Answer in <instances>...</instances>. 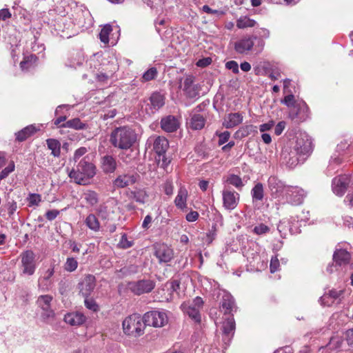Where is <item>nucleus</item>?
<instances>
[{
    "label": "nucleus",
    "instance_id": "obj_41",
    "mask_svg": "<svg viewBox=\"0 0 353 353\" xmlns=\"http://www.w3.org/2000/svg\"><path fill=\"white\" fill-rule=\"evenodd\" d=\"M112 28L110 25H105L103 26V28L101 29L100 33H99V38L101 42L104 43H108L109 42V35L110 32H112Z\"/></svg>",
    "mask_w": 353,
    "mask_h": 353
},
{
    "label": "nucleus",
    "instance_id": "obj_28",
    "mask_svg": "<svg viewBox=\"0 0 353 353\" xmlns=\"http://www.w3.org/2000/svg\"><path fill=\"white\" fill-rule=\"evenodd\" d=\"M350 254L345 250L339 249L334 252V261L339 265L347 264L350 262Z\"/></svg>",
    "mask_w": 353,
    "mask_h": 353
},
{
    "label": "nucleus",
    "instance_id": "obj_32",
    "mask_svg": "<svg viewBox=\"0 0 353 353\" xmlns=\"http://www.w3.org/2000/svg\"><path fill=\"white\" fill-rule=\"evenodd\" d=\"M117 168L115 159L110 155H106L102 159V168L106 173H112Z\"/></svg>",
    "mask_w": 353,
    "mask_h": 353
},
{
    "label": "nucleus",
    "instance_id": "obj_50",
    "mask_svg": "<svg viewBox=\"0 0 353 353\" xmlns=\"http://www.w3.org/2000/svg\"><path fill=\"white\" fill-rule=\"evenodd\" d=\"M27 200L29 203V206L38 205L41 201V196L39 194H30Z\"/></svg>",
    "mask_w": 353,
    "mask_h": 353
},
{
    "label": "nucleus",
    "instance_id": "obj_26",
    "mask_svg": "<svg viewBox=\"0 0 353 353\" xmlns=\"http://www.w3.org/2000/svg\"><path fill=\"white\" fill-rule=\"evenodd\" d=\"M137 178L134 175L123 174L120 175L114 181V185L119 188H123L132 185L136 182Z\"/></svg>",
    "mask_w": 353,
    "mask_h": 353
},
{
    "label": "nucleus",
    "instance_id": "obj_17",
    "mask_svg": "<svg viewBox=\"0 0 353 353\" xmlns=\"http://www.w3.org/2000/svg\"><path fill=\"white\" fill-rule=\"evenodd\" d=\"M79 285L80 293L82 296H89L96 286L95 276L92 274H87Z\"/></svg>",
    "mask_w": 353,
    "mask_h": 353
},
{
    "label": "nucleus",
    "instance_id": "obj_53",
    "mask_svg": "<svg viewBox=\"0 0 353 353\" xmlns=\"http://www.w3.org/2000/svg\"><path fill=\"white\" fill-rule=\"evenodd\" d=\"M282 102L289 108H296L294 96L292 94L285 96Z\"/></svg>",
    "mask_w": 353,
    "mask_h": 353
},
{
    "label": "nucleus",
    "instance_id": "obj_63",
    "mask_svg": "<svg viewBox=\"0 0 353 353\" xmlns=\"http://www.w3.org/2000/svg\"><path fill=\"white\" fill-rule=\"evenodd\" d=\"M199 216L196 211H191L186 214L185 219L189 222H194L198 219Z\"/></svg>",
    "mask_w": 353,
    "mask_h": 353
},
{
    "label": "nucleus",
    "instance_id": "obj_20",
    "mask_svg": "<svg viewBox=\"0 0 353 353\" xmlns=\"http://www.w3.org/2000/svg\"><path fill=\"white\" fill-rule=\"evenodd\" d=\"M161 127L165 132H173L179 128V122L174 116L168 115L162 118Z\"/></svg>",
    "mask_w": 353,
    "mask_h": 353
},
{
    "label": "nucleus",
    "instance_id": "obj_43",
    "mask_svg": "<svg viewBox=\"0 0 353 353\" xmlns=\"http://www.w3.org/2000/svg\"><path fill=\"white\" fill-rule=\"evenodd\" d=\"M78 267L77 261L73 257H68L64 263V270L67 272H72L77 270Z\"/></svg>",
    "mask_w": 353,
    "mask_h": 353
},
{
    "label": "nucleus",
    "instance_id": "obj_7",
    "mask_svg": "<svg viewBox=\"0 0 353 353\" xmlns=\"http://www.w3.org/2000/svg\"><path fill=\"white\" fill-rule=\"evenodd\" d=\"M21 270L23 275L32 276L37 269L35 254L32 250H26L20 254Z\"/></svg>",
    "mask_w": 353,
    "mask_h": 353
},
{
    "label": "nucleus",
    "instance_id": "obj_51",
    "mask_svg": "<svg viewBox=\"0 0 353 353\" xmlns=\"http://www.w3.org/2000/svg\"><path fill=\"white\" fill-rule=\"evenodd\" d=\"M269 231H270V228L263 223H261L258 225H256L253 229V232L255 234H259V235L265 234V233L268 232Z\"/></svg>",
    "mask_w": 353,
    "mask_h": 353
},
{
    "label": "nucleus",
    "instance_id": "obj_23",
    "mask_svg": "<svg viewBox=\"0 0 353 353\" xmlns=\"http://www.w3.org/2000/svg\"><path fill=\"white\" fill-rule=\"evenodd\" d=\"M85 316L80 312L68 313L64 316V321L72 326H79L85 321Z\"/></svg>",
    "mask_w": 353,
    "mask_h": 353
},
{
    "label": "nucleus",
    "instance_id": "obj_64",
    "mask_svg": "<svg viewBox=\"0 0 353 353\" xmlns=\"http://www.w3.org/2000/svg\"><path fill=\"white\" fill-rule=\"evenodd\" d=\"M345 339L348 345L353 346V328L349 329L346 331Z\"/></svg>",
    "mask_w": 353,
    "mask_h": 353
},
{
    "label": "nucleus",
    "instance_id": "obj_6",
    "mask_svg": "<svg viewBox=\"0 0 353 353\" xmlns=\"http://www.w3.org/2000/svg\"><path fill=\"white\" fill-rule=\"evenodd\" d=\"M54 268V263H52L47 268L42 270L37 281L39 290L43 292L51 290L54 285L52 276L55 272Z\"/></svg>",
    "mask_w": 353,
    "mask_h": 353
},
{
    "label": "nucleus",
    "instance_id": "obj_37",
    "mask_svg": "<svg viewBox=\"0 0 353 353\" xmlns=\"http://www.w3.org/2000/svg\"><path fill=\"white\" fill-rule=\"evenodd\" d=\"M256 22L249 17L244 16L241 17L236 21V27L239 29H244L247 28H252L256 25Z\"/></svg>",
    "mask_w": 353,
    "mask_h": 353
},
{
    "label": "nucleus",
    "instance_id": "obj_16",
    "mask_svg": "<svg viewBox=\"0 0 353 353\" xmlns=\"http://www.w3.org/2000/svg\"><path fill=\"white\" fill-rule=\"evenodd\" d=\"M294 150L297 152V154L304 159V156L308 155L312 150V142L310 139L299 137L297 138L293 148Z\"/></svg>",
    "mask_w": 353,
    "mask_h": 353
},
{
    "label": "nucleus",
    "instance_id": "obj_13",
    "mask_svg": "<svg viewBox=\"0 0 353 353\" xmlns=\"http://www.w3.org/2000/svg\"><path fill=\"white\" fill-rule=\"evenodd\" d=\"M257 39V36L246 35L241 38L234 43V50L239 54H246L250 51L254 45V41Z\"/></svg>",
    "mask_w": 353,
    "mask_h": 353
},
{
    "label": "nucleus",
    "instance_id": "obj_25",
    "mask_svg": "<svg viewBox=\"0 0 353 353\" xmlns=\"http://www.w3.org/2000/svg\"><path fill=\"white\" fill-rule=\"evenodd\" d=\"M168 147V141L163 137H157L154 140L153 150L159 157H161V155L165 154Z\"/></svg>",
    "mask_w": 353,
    "mask_h": 353
},
{
    "label": "nucleus",
    "instance_id": "obj_60",
    "mask_svg": "<svg viewBox=\"0 0 353 353\" xmlns=\"http://www.w3.org/2000/svg\"><path fill=\"white\" fill-rule=\"evenodd\" d=\"M59 212L57 210H48L46 213V218L49 221H53L59 214Z\"/></svg>",
    "mask_w": 353,
    "mask_h": 353
},
{
    "label": "nucleus",
    "instance_id": "obj_8",
    "mask_svg": "<svg viewBox=\"0 0 353 353\" xmlns=\"http://www.w3.org/2000/svg\"><path fill=\"white\" fill-rule=\"evenodd\" d=\"M143 317L145 326L162 327L168 323V315L163 311H150L146 312Z\"/></svg>",
    "mask_w": 353,
    "mask_h": 353
},
{
    "label": "nucleus",
    "instance_id": "obj_4",
    "mask_svg": "<svg viewBox=\"0 0 353 353\" xmlns=\"http://www.w3.org/2000/svg\"><path fill=\"white\" fill-rule=\"evenodd\" d=\"M53 296L50 294H43L37 297L36 304L41 310V317L43 321L54 319L55 312L52 308Z\"/></svg>",
    "mask_w": 353,
    "mask_h": 353
},
{
    "label": "nucleus",
    "instance_id": "obj_11",
    "mask_svg": "<svg viewBox=\"0 0 353 353\" xmlns=\"http://www.w3.org/2000/svg\"><path fill=\"white\" fill-rule=\"evenodd\" d=\"M268 188L271 194L275 198L281 196L285 194L290 185H286L283 181L275 176H271L268 180Z\"/></svg>",
    "mask_w": 353,
    "mask_h": 353
},
{
    "label": "nucleus",
    "instance_id": "obj_62",
    "mask_svg": "<svg viewBox=\"0 0 353 353\" xmlns=\"http://www.w3.org/2000/svg\"><path fill=\"white\" fill-rule=\"evenodd\" d=\"M279 266V261L276 257L272 258L270 261V269L272 273H274L278 270Z\"/></svg>",
    "mask_w": 353,
    "mask_h": 353
},
{
    "label": "nucleus",
    "instance_id": "obj_45",
    "mask_svg": "<svg viewBox=\"0 0 353 353\" xmlns=\"http://www.w3.org/2000/svg\"><path fill=\"white\" fill-rule=\"evenodd\" d=\"M227 182L238 189H240L243 186L241 178L235 174L230 175L227 179Z\"/></svg>",
    "mask_w": 353,
    "mask_h": 353
},
{
    "label": "nucleus",
    "instance_id": "obj_39",
    "mask_svg": "<svg viewBox=\"0 0 353 353\" xmlns=\"http://www.w3.org/2000/svg\"><path fill=\"white\" fill-rule=\"evenodd\" d=\"M61 127L82 130L85 128V124L82 123L79 118H74L63 123Z\"/></svg>",
    "mask_w": 353,
    "mask_h": 353
},
{
    "label": "nucleus",
    "instance_id": "obj_57",
    "mask_svg": "<svg viewBox=\"0 0 353 353\" xmlns=\"http://www.w3.org/2000/svg\"><path fill=\"white\" fill-rule=\"evenodd\" d=\"M164 192L166 195L170 196L173 194L174 186L172 183L170 181H167L163 185Z\"/></svg>",
    "mask_w": 353,
    "mask_h": 353
},
{
    "label": "nucleus",
    "instance_id": "obj_47",
    "mask_svg": "<svg viewBox=\"0 0 353 353\" xmlns=\"http://www.w3.org/2000/svg\"><path fill=\"white\" fill-rule=\"evenodd\" d=\"M85 298L84 303L85 307L93 312H97L99 310V305L97 304L96 301L89 296H83Z\"/></svg>",
    "mask_w": 353,
    "mask_h": 353
},
{
    "label": "nucleus",
    "instance_id": "obj_34",
    "mask_svg": "<svg viewBox=\"0 0 353 353\" xmlns=\"http://www.w3.org/2000/svg\"><path fill=\"white\" fill-rule=\"evenodd\" d=\"M47 145L49 150H51V154L56 157L60 156L61 154V143L54 139H48L46 140Z\"/></svg>",
    "mask_w": 353,
    "mask_h": 353
},
{
    "label": "nucleus",
    "instance_id": "obj_36",
    "mask_svg": "<svg viewBox=\"0 0 353 353\" xmlns=\"http://www.w3.org/2000/svg\"><path fill=\"white\" fill-rule=\"evenodd\" d=\"M150 101L153 108L158 110L163 106L164 97L159 92H154L150 97Z\"/></svg>",
    "mask_w": 353,
    "mask_h": 353
},
{
    "label": "nucleus",
    "instance_id": "obj_48",
    "mask_svg": "<svg viewBox=\"0 0 353 353\" xmlns=\"http://www.w3.org/2000/svg\"><path fill=\"white\" fill-rule=\"evenodd\" d=\"M157 74V70L155 68H151L145 72L143 74V79L144 81H148L154 79Z\"/></svg>",
    "mask_w": 353,
    "mask_h": 353
},
{
    "label": "nucleus",
    "instance_id": "obj_18",
    "mask_svg": "<svg viewBox=\"0 0 353 353\" xmlns=\"http://www.w3.org/2000/svg\"><path fill=\"white\" fill-rule=\"evenodd\" d=\"M155 256L159 263L170 262L173 258V251L167 245L160 244L155 247Z\"/></svg>",
    "mask_w": 353,
    "mask_h": 353
},
{
    "label": "nucleus",
    "instance_id": "obj_46",
    "mask_svg": "<svg viewBox=\"0 0 353 353\" xmlns=\"http://www.w3.org/2000/svg\"><path fill=\"white\" fill-rule=\"evenodd\" d=\"M343 339L342 336L334 335L330 338L329 345L332 349L336 350L341 347Z\"/></svg>",
    "mask_w": 353,
    "mask_h": 353
},
{
    "label": "nucleus",
    "instance_id": "obj_21",
    "mask_svg": "<svg viewBox=\"0 0 353 353\" xmlns=\"http://www.w3.org/2000/svg\"><path fill=\"white\" fill-rule=\"evenodd\" d=\"M344 293V290H335L332 289L330 290L327 293L324 294L321 297V301L322 304L325 305H330L335 300H341L343 297Z\"/></svg>",
    "mask_w": 353,
    "mask_h": 353
},
{
    "label": "nucleus",
    "instance_id": "obj_55",
    "mask_svg": "<svg viewBox=\"0 0 353 353\" xmlns=\"http://www.w3.org/2000/svg\"><path fill=\"white\" fill-rule=\"evenodd\" d=\"M133 245L132 241H128L126 234H123L119 241V246L121 248L127 249L132 247Z\"/></svg>",
    "mask_w": 353,
    "mask_h": 353
},
{
    "label": "nucleus",
    "instance_id": "obj_9",
    "mask_svg": "<svg viewBox=\"0 0 353 353\" xmlns=\"http://www.w3.org/2000/svg\"><path fill=\"white\" fill-rule=\"evenodd\" d=\"M236 323L234 319L231 316L225 319L221 326L222 341L225 345V348L230 345V342L234 335Z\"/></svg>",
    "mask_w": 353,
    "mask_h": 353
},
{
    "label": "nucleus",
    "instance_id": "obj_10",
    "mask_svg": "<svg viewBox=\"0 0 353 353\" xmlns=\"http://www.w3.org/2000/svg\"><path fill=\"white\" fill-rule=\"evenodd\" d=\"M155 287V283L149 279H143L130 282L128 288L136 295L150 292Z\"/></svg>",
    "mask_w": 353,
    "mask_h": 353
},
{
    "label": "nucleus",
    "instance_id": "obj_14",
    "mask_svg": "<svg viewBox=\"0 0 353 353\" xmlns=\"http://www.w3.org/2000/svg\"><path fill=\"white\" fill-rule=\"evenodd\" d=\"M281 159L283 163L288 165L289 168H294L299 164L302 158L297 154L296 150L292 148L285 146L283 148L281 152Z\"/></svg>",
    "mask_w": 353,
    "mask_h": 353
},
{
    "label": "nucleus",
    "instance_id": "obj_29",
    "mask_svg": "<svg viewBox=\"0 0 353 353\" xmlns=\"http://www.w3.org/2000/svg\"><path fill=\"white\" fill-rule=\"evenodd\" d=\"M194 81V77L192 75H187L184 79L183 90L190 97H194L197 94Z\"/></svg>",
    "mask_w": 353,
    "mask_h": 353
},
{
    "label": "nucleus",
    "instance_id": "obj_12",
    "mask_svg": "<svg viewBox=\"0 0 353 353\" xmlns=\"http://www.w3.org/2000/svg\"><path fill=\"white\" fill-rule=\"evenodd\" d=\"M223 206L225 210H232L236 208L240 195L235 191L224 189L222 191Z\"/></svg>",
    "mask_w": 353,
    "mask_h": 353
},
{
    "label": "nucleus",
    "instance_id": "obj_1",
    "mask_svg": "<svg viewBox=\"0 0 353 353\" xmlns=\"http://www.w3.org/2000/svg\"><path fill=\"white\" fill-rule=\"evenodd\" d=\"M96 174L95 166L89 161L88 157H84L77 166V169H72L70 173L69 176L74 180V181L79 185H87L89 181Z\"/></svg>",
    "mask_w": 353,
    "mask_h": 353
},
{
    "label": "nucleus",
    "instance_id": "obj_24",
    "mask_svg": "<svg viewBox=\"0 0 353 353\" xmlns=\"http://www.w3.org/2000/svg\"><path fill=\"white\" fill-rule=\"evenodd\" d=\"M188 196V192L186 188L183 186L180 187L174 199V204L177 208L182 210L187 208Z\"/></svg>",
    "mask_w": 353,
    "mask_h": 353
},
{
    "label": "nucleus",
    "instance_id": "obj_5",
    "mask_svg": "<svg viewBox=\"0 0 353 353\" xmlns=\"http://www.w3.org/2000/svg\"><path fill=\"white\" fill-rule=\"evenodd\" d=\"M307 195L306 192L299 186L290 185L283 194L282 199L292 205H300L303 203Z\"/></svg>",
    "mask_w": 353,
    "mask_h": 353
},
{
    "label": "nucleus",
    "instance_id": "obj_54",
    "mask_svg": "<svg viewBox=\"0 0 353 353\" xmlns=\"http://www.w3.org/2000/svg\"><path fill=\"white\" fill-rule=\"evenodd\" d=\"M225 68L228 70H230L234 74H238L239 72V64L235 61H229L225 63Z\"/></svg>",
    "mask_w": 353,
    "mask_h": 353
},
{
    "label": "nucleus",
    "instance_id": "obj_3",
    "mask_svg": "<svg viewBox=\"0 0 353 353\" xmlns=\"http://www.w3.org/2000/svg\"><path fill=\"white\" fill-rule=\"evenodd\" d=\"M123 332L130 337H139L144 334L145 324L143 317L137 314L127 316L122 323Z\"/></svg>",
    "mask_w": 353,
    "mask_h": 353
},
{
    "label": "nucleus",
    "instance_id": "obj_61",
    "mask_svg": "<svg viewBox=\"0 0 353 353\" xmlns=\"http://www.w3.org/2000/svg\"><path fill=\"white\" fill-rule=\"evenodd\" d=\"M285 125L286 123L285 121H282L279 122L274 128L275 134H276L277 136L281 134L285 128Z\"/></svg>",
    "mask_w": 353,
    "mask_h": 353
},
{
    "label": "nucleus",
    "instance_id": "obj_56",
    "mask_svg": "<svg viewBox=\"0 0 353 353\" xmlns=\"http://www.w3.org/2000/svg\"><path fill=\"white\" fill-rule=\"evenodd\" d=\"M6 207L7 208L8 214L9 216H11L13 215V214L16 211L17 205V203L14 201H9L6 204Z\"/></svg>",
    "mask_w": 353,
    "mask_h": 353
},
{
    "label": "nucleus",
    "instance_id": "obj_49",
    "mask_svg": "<svg viewBox=\"0 0 353 353\" xmlns=\"http://www.w3.org/2000/svg\"><path fill=\"white\" fill-rule=\"evenodd\" d=\"M14 163L11 161L9 165L0 172V179L3 180V179L6 178L11 172L14 170Z\"/></svg>",
    "mask_w": 353,
    "mask_h": 353
},
{
    "label": "nucleus",
    "instance_id": "obj_2",
    "mask_svg": "<svg viewBox=\"0 0 353 353\" xmlns=\"http://www.w3.org/2000/svg\"><path fill=\"white\" fill-rule=\"evenodd\" d=\"M135 132L128 127L117 128L113 130L110 135V143L116 148L128 149L136 141Z\"/></svg>",
    "mask_w": 353,
    "mask_h": 353
},
{
    "label": "nucleus",
    "instance_id": "obj_15",
    "mask_svg": "<svg viewBox=\"0 0 353 353\" xmlns=\"http://www.w3.org/2000/svg\"><path fill=\"white\" fill-rule=\"evenodd\" d=\"M350 178L347 175H340L332 180V190L334 193L339 196H343L349 185Z\"/></svg>",
    "mask_w": 353,
    "mask_h": 353
},
{
    "label": "nucleus",
    "instance_id": "obj_58",
    "mask_svg": "<svg viewBox=\"0 0 353 353\" xmlns=\"http://www.w3.org/2000/svg\"><path fill=\"white\" fill-rule=\"evenodd\" d=\"M230 133L228 131H225L219 135V145H221L226 143L230 139Z\"/></svg>",
    "mask_w": 353,
    "mask_h": 353
},
{
    "label": "nucleus",
    "instance_id": "obj_31",
    "mask_svg": "<svg viewBox=\"0 0 353 353\" xmlns=\"http://www.w3.org/2000/svg\"><path fill=\"white\" fill-rule=\"evenodd\" d=\"M39 129L33 125H28L15 134L16 139L19 141H23L33 135Z\"/></svg>",
    "mask_w": 353,
    "mask_h": 353
},
{
    "label": "nucleus",
    "instance_id": "obj_42",
    "mask_svg": "<svg viewBox=\"0 0 353 353\" xmlns=\"http://www.w3.org/2000/svg\"><path fill=\"white\" fill-rule=\"evenodd\" d=\"M83 198L89 205L93 206L98 203V195L94 191H87L83 194Z\"/></svg>",
    "mask_w": 353,
    "mask_h": 353
},
{
    "label": "nucleus",
    "instance_id": "obj_19",
    "mask_svg": "<svg viewBox=\"0 0 353 353\" xmlns=\"http://www.w3.org/2000/svg\"><path fill=\"white\" fill-rule=\"evenodd\" d=\"M220 307L225 314H230L236 311L234 299L230 294L223 292L220 302Z\"/></svg>",
    "mask_w": 353,
    "mask_h": 353
},
{
    "label": "nucleus",
    "instance_id": "obj_22",
    "mask_svg": "<svg viewBox=\"0 0 353 353\" xmlns=\"http://www.w3.org/2000/svg\"><path fill=\"white\" fill-rule=\"evenodd\" d=\"M243 115L239 112L230 113L224 118L223 125L226 128H232L242 123Z\"/></svg>",
    "mask_w": 353,
    "mask_h": 353
},
{
    "label": "nucleus",
    "instance_id": "obj_52",
    "mask_svg": "<svg viewBox=\"0 0 353 353\" xmlns=\"http://www.w3.org/2000/svg\"><path fill=\"white\" fill-rule=\"evenodd\" d=\"M256 131V127L253 125H248L244 127H242L240 130L241 132V135L243 137H246L252 132H255Z\"/></svg>",
    "mask_w": 353,
    "mask_h": 353
},
{
    "label": "nucleus",
    "instance_id": "obj_27",
    "mask_svg": "<svg viewBox=\"0 0 353 353\" xmlns=\"http://www.w3.org/2000/svg\"><path fill=\"white\" fill-rule=\"evenodd\" d=\"M181 307L184 313L187 314L195 322L199 323L201 321L200 310L192 306L190 303H184Z\"/></svg>",
    "mask_w": 353,
    "mask_h": 353
},
{
    "label": "nucleus",
    "instance_id": "obj_40",
    "mask_svg": "<svg viewBox=\"0 0 353 353\" xmlns=\"http://www.w3.org/2000/svg\"><path fill=\"white\" fill-rule=\"evenodd\" d=\"M111 65V70L108 72H100L97 74V79L99 81L106 82L109 79L112 77L113 74L117 70V66L113 63Z\"/></svg>",
    "mask_w": 353,
    "mask_h": 353
},
{
    "label": "nucleus",
    "instance_id": "obj_35",
    "mask_svg": "<svg viewBox=\"0 0 353 353\" xmlns=\"http://www.w3.org/2000/svg\"><path fill=\"white\" fill-rule=\"evenodd\" d=\"M270 37V31L268 29L265 28H261V30L259 32V37H257V43L256 45V49L261 52L263 50L264 46H265V41H263V39H268Z\"/></svg>",
    "mask_w": 353,
    "mask_h": 353
},
{
    "label": "nucleus",
    "instance_id": "obj_33",
    "mask_svg": "<svg viewBox=\"0 0 353 353\" xmlns=\"http://www.w3.org/2000/svg\"><path fill=\"white\" fill-rule=\"evenodd\" d=\"M252 202L261 201L264 197L263 185L261 183H257L251 190Z\"/></svg>",
    "mask_w": 353,
    "mask_h": 353
},
{
    "label": "nucleus",
    "instance_id": "obj_30",
    "mask_svg": "<svg viewBox=\"0 0 353 353\" xmlns=\"http://www.w3.org/2000/svg\"><path fill=\"white\" fill-rule=\"evenodd\" d=\"M196 110H194L195 112H193L192 114L190 125L192 129L198 130L204 127L205 119L203 115L197 114Z\"/></svg>",
    "mask_w": 353,
    "mask_h": 353
},
{
    "label": "nucleus",
    "instance_id": "obj_44",
    "mask_svg": "<svg viewBox=\"0 0 353 353\" xmlns=\"http://www.w3.org/2000/svg\"><path fill=\"white\" fill-rule=\"evenodd\" d=\"M133 198L137 202L144 203L148 197V194L144 190H138L132 192Z\"/></svg>",
    "mask_w": 353,
    "mask_h": 353
},
{
    "label": "nucleus",
    "instance_id": "obj_59",
    "mask_svg": "<svg viewBox=\"0 0 353 353\" xmlns=\"http://www.w3.org/2000/svg\"><path fill=\"white\" fill-rule=\"evenodd\" d=\"M211 63H212V59L210 57H205V58H203V59H199L196 62V65L198 67L205 68V67L210 65Z\"/></svg>",
    "mask_w": 353,
    "mask_h": 353
},
{
    "label": "nucleus",
    "instance_id": "obj_38",
    "mask_svg": "<svg viewBox=\"0 0 353 353\" xmlns=\"http://www.w3.org/2000/svg\"><path fill=\"white\" fill-rule=\"evenodd\" d=\"M85 223L90 230L94 232H97L100 229L99 220L93 214H90L86 217Z\"/></svg>",
    "mask_w": 353,
    "mask_h": 353
}]
</instances>
